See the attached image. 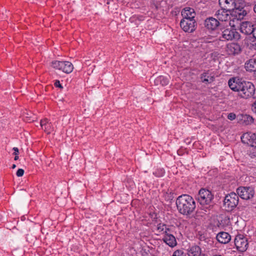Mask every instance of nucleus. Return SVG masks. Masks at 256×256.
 <instances>
[{"instance_id":"obj_1","label":"nucleus","mask_w":256,"mask_h":256,"mask_svg":"<svg viewBox=\"0 0 256 256\" xmlns=\"http://www.w3.org/2000/svg\"><path fill=\"white\" fill-rule=\"evenodd\" d=\"M228 84L232 90L238 92V95L240 98L246 100L255 98L256 88L252 82L232 78L229 80Z\"/></svg>"},{"instance_id":"obj_2","label":"nucleus","mask_w":256,"mask_h":256,"mask_svg":"<svg viewBox=\"0 0 256 256\" xmlns=\"http://www.w3.org/2000/svg\"><path fill=\"white\" fill-rule=\"evenodd\" d=\"M176 205L178 212L184 216L191 215L196 208L194 199L188 194H182L176 200Z\"/></svg>"},{"instance_id":"obj_3","label":"nucleus","mask_w":256,"mask_h":256,"mask_svg":"<svg viewBox=\"0 0 256 256\" xmlns=\"http://www.w3.org/2000/svg\"><path fill=\"white\" fill-rule=\"evenodd\" d=\"M230 22L228 26H226L222 24L221 36L220 40H231L233 39L238 40L240 39V36L236 30L230 26Z\"/></svg>"},{"instance_id":"obj_4","label":"nucleus","mask_w":256,"mask_h":256,"mask_svg":"<svg viewBox=\"0 0 256 256\" xmlns=\"http://www.w3.org/2000/svg\"><path fill=\"white\" fill-rule=\"evenodd\" d=\"M232 2H230L228 6H226V8L234 10L235 13L238 14V18H242L247 14L246 10L244 8L246 6V2L242 0H235Z\"/></svg>"},{"instance_id":"obj_5","label":"nucleus","mask_w":256,"mask_h":256,"mask_svg":"<svg viewBox=\"0 0 256 256\" xmlns=\"http://www.w3.org/2000/svg\"><path fill=\"white\" fill-rule=\"evenodd\" d=\"M214 198L212 192L208 190L202 188L200 190L197 199L202 206L209 205Z\"/></svg>"},{"instance_id":"obj_6","label":"nucleus","mask_w":256,"mask_h":256,"mask_svg":"<svg viewBox=\"0 0 256 256\" xmlns=\"http://www.w3.org/2000/svg\"><path fill=\"white\" fill-rule=\"evenodd\" d=\"M238 196L236 194L230 192L225 196L224 205L228 210H232L238 204Z\"/></svg>"},{"instance_id":"obj_7","label":"nucleus","mask_w":256,"mask_h":256,"mask_svg":"<svg viewBox=\"0 0 256 256\" xmlns=\"http://www.w3.org/2000/svg\"><path fill=\"white\" fill-rule=\"evenodd\" d=\"M237 194L244 200H250L254 197V190L253 188L250 186H240L236 190Z\"/></svg>"},{"instance_id":"obj_8","label":"nucleus","mask_w":256,"mask_h":256,"mask_svg":"<svg viewBox=\"0 0 256 256\" xmlns=\"http://www.w3.org/2000/svg\"><path fill=\"white\" fill-rule=\"evenodd\" d=\"M52 66L54 68L62 70L66 74L71 72L74 68L72 64L67 61H54L52 62Z\"/></svg>"},{"instance_id":"obj_9","label":"nucleus","mask_w":256,"mask_h":256,"mask_svg":"<svg viewBox=\"0 0 256 256\" xmlns=\"http://www.w3.org/2000/svg\"><path fill=\"white\" fill-rule=\"evenodd\" d=\"M197 26L194 19H182L180 22L181 28L186 32H192L195 30Z\"/></svg>"},{"instance_id":"obj_10","label":"nucleus","mask_w":256,"mask_h":256,"mask_svg":"<svg viewBox=\"0 0 256 256\" xmlns=\"http://www.w3.org/2000/svg\"><path fill=\"white\" fill-rule=\"evenodd\" d=\"M234 244L238 250L242 252H244L248 246L247 239L242 235H238L234 239Z\"/></svg>"},{"instance_id":"obj_11","label":"nucleus","mask_w":256,"mask_h":256,"mask_svg":"<svg viewBox=\"0 0 256 256\" xmlns=\"http://www.w3.org/2000/svg\"><path fill=\"white\" fill-rule=\"evenodd\" d=\"M230 10H228L227 8H222L221 9H220L218 10L215 16L216 18V19L220 22H221V23L222 22H230L229 21L230 20Z\"/></svg>"},{"instance_id":"obj_12","label":"nucleus","mask_w":256,"mask_h":256,"mask_svg":"<svg viewBox=\"0 0 256 256\" xmlns=\"http://www.w3.org/2000/svg\"><path fill=\"white\" fill-rule=\"evenodd\" d=\"M204 24L205 27L208 30H214L218 26H220V30H222V23L220 22L216 18L212 17L206 18L204 20Z\"/></svg>"},{"instance_id":"obj_13","label":"nucleus","mask_w":256,"mask_h":256,"mask_svg":"<svg viewBox=\"0 0 256 256\" xmlns=\"http://www.w3.org/2000/svg\"><path fill=\"white\" fill-rule=\"evenodd\" d=\"M241 140L243 143L256 148V134L252 132H246L241 136Z\"/></svg>"},{"instance_id":"obj_14","label":"nucleus","mask_w":256,"mask_h":256,"mask_svg":"<svg viewBox=\"0 0 256 256\" xmlns=\"http://www.w3.org/2000/svg\"><path fill=\"white\" fill-rule=\"evenodd\" d=\"M256 27L254 28L253 25L249 22H242L240 26V32L245 34H252L256 38L255 32Z\"/></svg>"},{"instance_id":"obj_15","label":"nucleus","mask_w":256,"mask_h":256,"mask_svg":"<svg viewBox=\"0 0 256 256\" xmlns=\"http://www.w3.org/2000/svg\"><path fill=\"white\" fill-rule=\"evenodd\" d=\"M226 52L229 55H238L242 52V48L240 44L237 43H230L226 48Z\"/></svg>"},{"instance_id":"obj_16","label":"nucleus","mask_w":256,"mask_h":256,"mask_svg":"<svg viewBox=\"0 0 256 256\" xmlns=\"http://www.w3.org/2000/svg\"><path fill=\"white\" fill-rule=\"evenodd\" d=\"M182 19H194L196 13L193 8L186 7L182 10Z\"/></svg>"},{"instance_id":"obj_17","label":"nucleus","mask_w":256,"mask_h":256,"mask_svg":"<svg viewBox=\"0 0 256 256\" xmlns=\"http://www.w3.org/2000/svg\"><path fill=\"white\" fill-rule=\"evenodd\" d=\"M216 239L219 242L226 244L230 241L231 236L228 232H222L217 234Z\"/></svg>"},{"instance_id":"obj_18","label":"nucleus","mask_w":256,"mask_h":256,"mask_svg":"<svg viewBox=\"0 0 256 256\" xmlns=\"http://www.w3.org/2000/svg\"><path fill=\"white\" fill-rule=\"evenodd\" d=\"M244 68L248 72L256 70V58H252L246 60L244 64Z\"/></svg>"},{"instance_id":"obj_19","label":"nucleus","mask_w":256,"mask_h":256,"mask_svg":"<svg viewBox=\"0 0 256 256\" xmlns=\"http://www.w3.org/2000/svg\"><path fill=\"white\" fill-rule=\"evenodd\" d=\"M164 242L170 247H174L176 245V240L175 237L171 234L167 232L162 238Z\"/></svg>"},{"instance_id":"obj_20","label":"nucleus","mask_w":256,"mask_h":256,"mask_svg":"<svg viewBox=\"0 0 256 256\" xmlns=\"http://www.w3.org/2000/svg\"><path fill=\"white\" fill-rule=\"evenodd\" d=\"M201 81L206 84H210L214 80V76L210 74L208 72H206L202 73L200 76Z\"/></svg>"},{"instance_id":"obj_21","label":"nucleus","mask_w":256,"mask_h":256,"mask_svg":"<svg viewBox=\"0 0 256 256\" xmlns=\"http://www.w3.org/2000/svg\"><path fill=\"white\" fill-rule=\"evenodd\" d=\"M189 256H200V248L198 246H192L188 251Z\"/></svg>"},{"instance_id":"obj_22","label":"nucleus","mask_w":256,"mask_h":256,"mask_svg":"<svg viewBox=\"0 0 256 256\" xmlns=\"http://www.w3.org/2000/svg\"><path fill=\"white\" fill-rule=\"evenodd\" d=\"M239 120L246 125L251 124L254 120V118L252 116L246 114L240 116Z\"/></svg>"},{"instance_id":"obj_23","label":"nucleus","mask_w":256,"mask_h":256,"mask_svg":"<svg viewBox=\"0 0 256 256\" xmlns=\"http://www.w3.org/2000/svg\"><path fill=\"white\" fill-rule=\"evenodd\" d=\"M157 230L159 232H163L166 234L170 232V229L166 227L164 224H159L157 226Z\"/></svg>"},{"instance_id":"obj_24","label":"nucleus","mask_w":256,"mask_h":256,"mask_svg":"<svg viewBox=\"0 0 256 256\" xmlns=\"http://www.w3.org/2000/svg\"><path fill=\"white\" fill-rule=\"evenodd\" d=\"M156 81L160 82L162 86L167 85L168 83V80L163 76L158 77Z\"/></svg>"},{"instance_id":"obj_25","label":"nucleus","mask_w":256,"mask_h":256,"mask_svg":"<svg viewBox=\"0 0 256 256\" xmlns=\"http://www.w3.org/2000/svg\"><path fill=\"white\" fill-rule=\"evenodd\" d=\"M248 46L251 50H256V40L248 43Z\"/></svg>"},{"instance_id":"obj_26","label":"nucleus","mask_w":256,"mask_h":256,"mask_svg":"<svg viewBox=\"0 0 256 256\" xmlns=\"http://www.w3.org/2000/svg\"><path fill=\"white\" fill-rule=\"evenodd\" d=\"M172 256H186V254L182 250H178L173 253Z\"/></svg>"},{"instance_id":"obj_27","label":"nucleus","mask_w":256,"mask_h":256,"mask_svg":"<svg viewBox=\"0 0 256 256\" xmlns=\"http://www.w3.org/2000/svg\"><path fill=\"white\" fill-rule=\"evenodd\" d=\"M52 129L51 123H48L44 128L43 130L48 132V133H50Z\"/></svg>"},{"instance_id":"obj_28","label":"nucleus","mask_w":256,"mask_h":256,"mask_svg":"<svg viewBox=\"0 0 256 256\" xmlns=\"http://www.w3.org/2000/svg\"><path fill=\"white\" fill-rule=\"evenodd\" d=\"M48 123V121L46 118L41 120L40 124L42 129H44V128L46 126V124Z\"/></svg>"},{"instance_id":"obj_29","label":"nucleus","mask_w":256,"mask_h":256,"mask_svg":"<svg viewBox=\"0 0 256 256\" xmlns=\"http://www.w3.org/2000/svg\"><path fill=\"white\" fill-rule=\"evenodd\" d=\"M24 174V170L22 168H19L16 172V176L18 177L22 176Z\"/></svg>"},{"instance_id":"obj_30","label":"nucleus","mask_w":256,"mask_h":256,"mask_svg":"<svg viewBox=\"0 0 256 256\" xmlns=\"http://www.w3.org/2000/svg\"><path fill=\"white\" fill-rule=\"evenodd\" d=\"M219 4L220 6H222L224 4V8H226V6H228V5H230V4H228V3H226V0H219Z\"/></svg>"},{"instance_id":"obj_31","label":"nucleus","mask_w":256,"mask_h":256,"mask_svg":"<svg viewBox=\"0 0 256 256\" xmlns=\"http://www.w3.org/2000/svg\"><path fill=\"white\" fill-rule=\"evenodd\" d=\"M236 118V115L234 113H230L228 116V118L230 120H232Z\"/></svg>"},{"instance_id":"obj_32","label":"nucleus","mask_w":256,"mask_h":256,"mask_svg":"<svg viewBox=\"0 0 256 256\" xmlns=\"http://www.w3.org/2000/svg\"><path fill=\"white\" fill-rule=\"evenodd\" d=\"M164 174V171L162 170H160V172H158V173L157 172H154V174L157 177H160V176H162Z\"/></svg>"},{"instance_id":"obj_33","label":"nucleus","mask_w":256,"mask_h":256,"mask_svg":"<svg viewBox=\"0 0 256 256\" xmlns=\"http://www.w3.org/2000/svg\"><path fill=\"white\" fill-rule=\"evenodd\" d=\"M56 87H58L60 88H62L63 86H62V84H60V82L58 80H56L54 84Z\"/></svg>"},{"instance_id":"obj_34","label":"nucleus","mask_w":256,"mask_h":256,"mask_svg":"<svg viewBox=\"0 0 256 256\" xmlns=\"http://www.w3.org/2000/svg\"><path fill=\"white\" fill-rule=\"evenodd\" d=\"M252 110L256 114V100L252 104Z\"/></svg>"},{"instance_id":"obj_35","label":"nucleus","mask_w":256,"mask_h":256,"mask_svg":"<svg viewBox=\"0 0 256 256\" xmlns=\"http://www.w3.org/2000/svg\"><path fill=\"white\" fill-rule=\"evenodd\" d=\"M249 156L252 158H256V152H250L249 154Z\"/></svg>"},{"instance_id":"obj_36","label":"nucleus","mask_w":256,"mask_h":256,"mask_svg":"<svg viewBox=\"0 0 256 256\" xmlns=\"http://www.w3.org/2000/svg\"><path fill=\"white\" fill-rule=\"evenodd\" d=\"M13 150H14V155H18V149L16 148V147H14L13 148Z\"/></svg>"},{"instance_id":"obj_37","label":"nucleus","mask_w":256,"mask_h":256,"mask_svg":"<svg viewBox=\"0 0 256 256\" xmlns=\"http://www.w3.org/2000/svg\"><path fill=\"white\" fill-rule=\"evenodd\" d=\"M18 159V155H15V157L14 158V160H16Z\"/></svg>"},{"instance_id":"obj_38","label":"nucleus","mask_w":256,"mask_h":256,"mask_svg":"<svg viewBox=\"0 0 256 256\" xmlns=\"http://www.w3.org/2000/svg\"><path fill=\"white\" fill-rule=\"evenodd\" d=\"M254 10L256 13V4H254Z\"/></svg>"},{"instance_id":"obj_39","label":"nucleus","mask_w":256,"mask_h":256,"mask_svg":"<svg viewBox=\"0 0 256 256\" xmlns=\"http://www.w3.org/2000/svg\"><path fill=\"white\" fill-rule=\"evenodd\" d=\"M254 78L256 80V70L255 72H254Z\"/></svg>"},{"instance_id":"obj_40","label":"nucleus","mask_w":256,"mask_h":256,"mask_svg":"<svg viewBox=\"0 0 256 256\" xmlns=\"http://www.w3.org/2000/svg\"><path fill=\"white\" fill-rule=\"evenodd\" d=\"M16 167V164H12V169H14V168Z\"/></svg>"}]
</instances>
